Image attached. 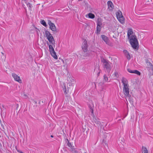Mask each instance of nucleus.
I'll return each mask as SVG.
<instances>
[{"label": "nucleus", "mask_w": 153, "mask_h": 153, "mask_svg": "<svg viewBox=\"0 0 153 153\" xmlns=\"http://www.w3.org/2000/svg\"><path fill=\"white\" fill-rule=\"evenodd\" d=\"M48 24L50 26V29L53 31H56V29L55 25L52 23L50 20H48Z\"/></svg>", "instance_id": "1a4fd4ad"}, {"label": "nucleus", "mask_w": 153, "mask_h": 153, "mask_svg": "<svg viewBox=\"0 0 153 153\" xmlns=\"http://www.w3.org/2000/svg\"><path fill=\"white\" fill-rule=\"evenodd\" d=\"M103 81L105 82H109L108 77H107L106 74H104L103 76Z\"/></svg>", "instance_id": "b1692460"}, {"label": "nucleus", "mask_w": 153, "mask_h": 153, "mask_svg": "<svg viewBox=\"0 0 153 153\" xmlns=\"http://www.w3.org/2000/svg\"><path fill=\"white\" fill-rule=\"evenodd\" d=\"M40 23L43 26H44L45 27H46L47 26V25L46 24V22L44 20H42L41 21Z\"/></svg>", "instance_id": "cd10ccee"}, {"label": "nucleus", "mask_w": 153, "mask_h": 153, "mask_svg": "<svg viewBox=\"0 0 153 153\" xmlns=\"http://www.w3.org/2000/svg\"><path fill=\"white\" fill-rule=\"evenodd\" d=\"M82 50L83 52H86L88 51V45L86 40L85 39L83 42L82 46Z\"/></svg>", "instance_id": "6e6552de"}, {"label": "nucleus", "mask_w": 153, "mask_h": 153, "mask_svg": "<svg viewBox=\"0 0 153 153\" xmlns=\"http://www.w3.org/2000/svg\"><path fill=\"white\" fill-rule=\"evenodd\" d=\"M122 81L123 85V87L128 86V82L126 78H123Z\"/></svg>", "instance_id": "a211bd4d"}, {"label": "nucleus", "mask_w": 153, "mask_h": 153, "mask_svg": "<svg viewBox=\"0 0 153 153\" xmlns=\"http://www.w3.org/2000/svg\"><path fill=\"white\" fill-rule=\"evenodd\" d=\"M132 30L131 28L128 29L127 32V36L130 39V42L132 47L134 49H138L139 48V45L137 40L135 36L132 35L130 36V35L132 34Z\"/></svg>", "instance_id": "f257e3e1"}, {"label": "nucleus", "mask_w": 153, "mask_h": 153, "mask_svg": "<svg viewBox=\"0 0 153 153\" xmlns=\"http://www.w3.org/2000/svg\"><path fill=\"white\" fill-rule=\"evenodd\" d=\"M78 0L79 1H82V0Z\"/></svg>", "instance_id": "c03bdc74"}, {"label": "nucleus", "mask_w": 153, "mask_h": 153, "mask_svg": "<svg viewBox=\"0 0 153 153\" xmlns=\"http://www.w3.org/2000/svg\"><path fill=\"white\" fill-rule=\"evenodd\" d=\"M86 17H88L90 19H93L95 17V15L93 13H90L85 15Z\"/></svg>", "instance_id": "412c9836"}, {"label": "nucleus", "mask_w": 153, "mask_h": 153, "mask_svg": "<svg viewBox=\"0 0 153 153\" xmlns=\"http://www.w3.org/2000/svg\"><path fill=\"white\" fill-rule=\"evenodd\" d=\"M23 96L25 97V98L26 99L27 97V95L25 94H24L23 95Z\"/></svg>", "instance_id": "c9c22d12"}, {"label": "nucleus", "mask_w": 153, "mask_h": 153, "mask_svg": "<svg viewBox=\"0 0 153 153\" xmlns=\"http://www.w3.org/2000/svg\"><path fill=\"white\" fill-rule=\"evenodd\" d=\"M108 8L109 10H112L114 8V5L111 1H108L107 2Z\"/></svg>", "instance_id": "f3484780"}, {"label": "nucleus", "mask_w": 153, "mask_h": 153, "mask_svg": "<svg viewBox=\"0 0 153 153\" xmlns=\"http://www.w3.org/2000/svg\"><path fill=\"white\" fill-rule=\"evenodd\" d=\"M114 75L116 77H118L119 76V74L117 72H115L114 73Z\"/></svg>", "instance_id": "473e14b6"}, {"label": "nucleus", "mask_w": 153, "mask_h": 153, "mask_svg": "<svg viewBox=\"0 0 153 153\" xmlns=\"http://www.w3.org/2000/svg\"><path fill=\"white\" fill-rule=\"evenodd\" d=\"M89 107L90 109V111L91 112V114L93 115L94 110H93V108L90 106H89Z\"/></svg>", "instance_id": "c756f323"}, {"label": "nucleus", "mask_w": 153, "mask_h": 153, "mask_svg": "<svg viewBox=\"0 0 153 153\" xmlns=\"http://www.w3.org/2000/svg\"><path fill=\"white\" fill-rule=\"evenodd\" d=\"M123 93L125 96L126 100L127 99L129 101L131 100V96L129 94V91L128 86L123 87Z\"/></svg>", "instance_id": "39448f33"}, {"label": "nucleus", "mask_w": 153, "mask_h": 153, "mask_svg": "<svg viewBox=\"0 0 153 153\" xmlns=\"http://www.w3.org/2000/svg\"><path fill=\"white\" fill-rule=\"evenodd\" d=\"M26 4L27 7H29L28 9H30L32 7V4L29 2L26 3Z\"/></svg>", "instance_id": "7c9ffc66"}, {"label": "nucleus", "mask_w": 153, "mask_h": 153, "mask_svg": "<svg viewBox=\"0 0 153 153\" xmlns=\"http://www.w3.org/2000/svg\"><path fill=\"white\" fill-rule=\"evenodd\" d=\"M102 25V21L101 19L98 18L97 19V25L101 26Z\"/></svg>", "instance_id": "5701e85b"}, {"label": "nucleus", "mask_w": 153, "mask_h": 153, "mask_svg": "<svg viewBox=\"0 0 153 153\" xmlns=\"http://www.w3.org/2000/svg\"><path fill=\"white\" fill-rule=\"evenodd\" d=\"M12 75L15 81H17L19 83H22V80L20 79V77L18 76L17 74L14 73H13Z\"/></svg>", "instance_id": "9d476101"}, {"label": "nucleus", "mask_w": 153, "mask_h": 153, "mask_svg": "<svg viewBox=\"0 0 153 153\" xmlns=\"http://www.w3.org/2000/svg\"><path fill=\"white\" fill-rule=\"evenodd\" d=\"M123 52L127 59H130V56L128 51L126 50H124Z\"/></svg>", "instance_id": "6ab92c4d"}, {"label": "nucleus", "mask_w": 153, "mask_h": 153, "mask_svg": "<svg viewBox=\"0 0 153 153\" xmlns=\"http://www.w3.org/2000/svg\"><path fill=\"white\" fill-rule=\"evenodd\" d=\"M50 52L51 55L54 59H57V56L56 55V52L54 50L51 51Z\"/></svg>", "instance_id": "aec40b11"}, {"label": "nucleus", "mask_w": 153, "mask_h": 153, "mask_svg": "<svg viewBox=\"0 0 153 153\" xmlns=\"http://www.w3.org/2000/svg\"><path fill=\"white\" fill-rule=\"evenodd\" d=\"M68 146L70 148H69V150L70 151H71L73 153H78L74 149V147L72 146L71 143H69L68 142V143L67 144Z\"/></svg>", "instance_id": "ddd939ff"}, {"label": "nucleus", "mask_w": 153, "mask_h": 153, "mask_svg": "<svg viewBox=\"0 0 153 153\" xmlns=\"http://www.w3.org/2000/svg\"><path fill=\"white\" fill-rule=\"evenodd\" d=\"M135 11H135V13L138 15H140V13L139 12V11H140V10H135Z\"/></svg>", "instance_id": "f704fd0d"}, {"label": "nucleus", "mask_w": 153, "mask_h": 153, "mask_svg": "<svg viewBox=\"0 0 153 153\" xmlns=\"http://www.w3.org/2000/svg\"><path fill=\"white\" fill-rule=\"evenodd\" d=\"M75 81L71 77H69L67 78V85L66 86L65 83H64L62 85V90L65 95H67L69 90H72L74 85Z\"/></svg>", "instance_id": "f03ea898"}, {"label": "nucleus", "mask_w": 153, "mask_h": 153, "mask_svg": "<svg viewBox=\"0 0 153 153\" xmlns=\"http://www.w3.org/2000/svg\"><path fill=\"white\" fill-rule=\"evenodd\" d=\"M1 137V136H0V137Z\"/></svg>", "instance_id": "a18cd8bd"}, {"label": "nucleus", "mask_w": 153, "mask_h": 153, "mask_svg": "<svg viewBox=\"0 0 153 153\" xmlns=\"http://www.w3.org/2000/svg\"><path fill=\"white\" fill-rule=\"evenodd\" d=\"M34 102H35V103L36 104L37 103V102L35 101H34Z\"/></svg>", "instance_id": "79ce46f5"}, {"label": "nucleus", "mask_w": 153, "mask_h": 153, "mask_svg": "<svg viewBox=\"0 0 153 153\" xmlns=\"http://www.w3.org/2000/svg\"><path fill=\"white\" fill-rule=\"evenodd\" d=\"M82 55L85 57L88 56H89L90 54L89 53L86 52H84L82 53Z\"/></svg>", "instance_id": "a878e982"}, {"label": "nucleus", "mask_w": 153, "mask_h": 153, "mask_svg": "<svg viewBox=\"0 0 153 153\" xmlns=\"http://www.w3.org/2000/svg\"><path fill=\"white\" fill-rule=\"evenodd\" d=\"M85 4L83 5V7L85 9H92L91 5L87 2H84Z\"/></svg>", "instance_id": "dca6fc26"}, {"label": "nucleus", "mask_w": 153, "mask_h": 153, "mask_svg": "<svg viewBox=\"0 0 153 153\" xmlns=\"http://www.w3.org/2000/svg\"><path fill=\"white\" fill-rule=\"evenodd\" d=\"M17 151L18 152L20 153H23L22 151H19V150H17Z\"/></svg>", "instance_id": "4c0bfd02"}, {"label": "nucleus", "mask_w": 153, "mask_h": 153, "mask_svg": "<svg viewBox=\"0 0 153 153\" xmlns=\"http://www.w3.org/2000/svg\"><path fill=\"white\" fill-rule=\"evenodd\" d=\"M94 72L96 74L97 76H98L100 75V74L101 72V71L100 69V66L99 65H98L97 66L95 67L94 69Z\"/></svg>", "instance_id": "9b49d317"}, {"label": "nucleus", "mask_w": 153, "mask_h": 153, "mask_svg": "<svg viewBox=\"0 0 153 153\" xmlns=\"http://www.w3.org/2000/svg\"><path fill=\"white\" fill-rule=\"evenodd\" d=\"M51 137H53V135H51Z\"/></svg>", "instance_id": "37998d69"}, {"label": "nucleus", "mask_w": 153, "mask_h": 153, "mask_svg": "<svg viewBox=\"0 0 153 153\" xmlns=\"http://www.w3.org/2000/svg\"><path fill=\"white\" fill-rule=\"evenodd\" d=\"M142 153H149L147 148L145 146H142Z\"/></svg>", "instance_id": "4be33fe9"}, {"label": "nucleus", "mask_w": 153, "mask_h": 153, "mask_svg": "<svg viewBox=\"0 0 153 153\" xmlns=\"http://www.w3.org/2000/svg\"><path fill=\"white\" fill-rule=\"evenodd\" d=\"M93 122L95 123L98 126H101L102 125L101 123L99 121V119L97 118H96L94 116L93 117Z\"/></svg>", "instance_id": "f8f14e48"}, {"label": "nucleus", "mask_w": 153, "mask_h": 153, "mask_svg": "<svg viewBox=\"0 0 153 153\" xmlns=\"http://www.w3.org/2000/svg\"><path fill=\"white\" fill-rule=\"evenodd\" d=\"M101 28V26L97 25V34H99Z\"/></svg>", "instance_id": "393cba45"}, {"label": "nucleus", "mask_w": 153, "mask_h": 153, "mask_svg": "<svg viewBox=\"0 0 153 153\" xmlns=\"http://www.w3.org/2000/svg\"><path fill=\"white\" fill-rule=\"evenodd\" d=\"M49 49L50 51L51 52L52 51H54V49L53 48V46L51 45H49Z\"/></svg>", "instance_id": "c85d7f7f"}, {"label": "nucleus", "mask_w": 153, "mask_h": 153, "mask_svg": "<svg viewBox=\"0 0 153 153\" xmlns=\"http://www.w3.org/2000/svg\"><path fill=\"white\" fill-rule=\"evenodd\" d=\"M45 33L47 39L50 43L52 45H55V42L52 34L48 30L45 31Z\"/></svg>", "instance_id": "20e7f679"}, {"label": "nucleus", "mask_w": 153, "mask_h": 153, "mask_svg": "<svg viewBox=\"0 0 153 153\" xmlns=\"http://www.w3.org/2000/svg\"><path fill=\"white\" fill-rule=\"evenodd\" d=\"M101 61L103 63L104 68L105 69L106 71L109 73L111 70V63L108 61L107 60L103 58L102 59Z\"/></svg>", "instance_id": "7ed1b4c3"}, {"label": "nucleus", "mask_w": 153, "mask_h": 153, "mask_svg": "<svg viewBox=\"0 0 153 153\" xmlns=\"http://www.w3.org/2000/svg\"><path fill=\"white\" fill-rule=\"evenodd\" d=\"M19 107V105L18 104H17L16 105V110H18V108Z\"/></svg>", "instance_id": "e433bc0d"}, {"label": "nucleus", "mask_w": 153, "mask_h": 153, "mask_svg": "<svg viewBox=\"0 0 153 153\" xmlns=\"http://www.w3.org/2000/svg\"><path fill=\"white\" fill-rule=\"evenodd\" d=\"M104 84V82H101L98 83V85L100 87H101Z\"/></svg>", "instance_id": "2f4dec72"}, {"label": "nucleus", "mask_w": 153, "mask_h": 153, "mask_svg": "<svg viewBox=\"0 0 153 153\" xmlns=\"http://www.w3.org/2000/svg\"><path fill=\"white\" fill-rule=\"evenodd\" d=\"M61 69L62 71L64 73H66L67 72V63L66 62L61 67Z\"/></svg>", "instance_id": "2eb2a0df"}, {"label": "nucleus", "mask_w": 153, "mask_h": 153, "mask_svg": "<svg viewBox=\"0 0 153 153\" xmlns=\"http://www.w3.org/2000/svg\"><path fill=\"white\" fill-rule=\"evenodd\" d=\"M133 73L136 74L138 75H140L141 74L139 71L137 70H134Z\"/></svg>", "instance_id": "bb28decb"}, {"label": "nucleus", "mask_w": 153, "mask_h": 153, "mask_svg": "<svg viewBox=\"0 0 153 153\" xmlns=\"http://www.w3.org/2000/svg\"><path fill=\"white\" fill-rule=\"evenodd\" d=\"M116 15L117 18L120 23L124 24L125 23V20L122 12L120 10H119L116 12Z\"/></svg>", "instance_id": "423d86ee"}, {"label": "nucleus", "mask_w": 153, "mask_h": 153, "mask_svg": "<svg viewBox=\"0 0 153 153\" xmlns=\"http://www.w3.org/2000/svg\"><path fill=\"white\" fill-rule=\"evenodd\" d=\"M127 71L131 73H133V70H132L130 69H128Z\"/></svg>", "instance_id": "72a5a7b5"}, {"label": "nucleus", "mask_w": 153, "mask_h": 153, "mask_svg": "<svg viewBox=\"0 0 153 153\" xmlns=\"http://www.w3.org/2000/svg\"><path fill=\"white\" fill-rule=\"evenodd\" d=\"M62 62H63V63H64V61L62 59Z\"/></svg>", "instance_id": "a19ab883"}, {"label": "nucleus", "mask_w": 153, "mask_h": 153, "mask_svg": "<svg viewBox=\"0 0 153 153\" xmlns=\"http://www.w3.org/2000/svg\"><path fill=\"white\" fill-rule=\"evenodd\" d=\"M119 141H120V140L122 141V140H123V138H122V137H120V138H119Z\"/></svg>", "instance_id": "58836bf2"}, {"label": "nucleus", "mask_w": 153, "mask_h": 153, "mask_svg": "<svg viewBox=\"0 0 153 153\" xmlns=\"http://www.w3.org/2000/svg\"><path fill=\"white\" fill-rule=\"evenodd\" d=\"M1 147H2V145L1 144V143H0V148Z\"/></svg>", "instance_id": "ea45409f"}, {"label": "nucleus", "mask_w": 153, "mask_h": 153, "mask_svg": "<svg viewBox=\"0 0 153 153\" xmlns=\"http://www.w3.org/2000/svg\"><path fill=\"white\" fill-rule=\"evenodd\" d=\"M146 63L147 65L146 68H148V70L149 72V75L150 76H151L153 75V66L152 64L148 60L146 61Z\"/></svg>", "instance_id": "0eeeda50"}, {"label": "nucleus", "mask_w": 153, "mask_h": 153, "mask_svg": "<svg viewBox=\"0 0 153 153\" xmlns=\"http://www.w3.org/2000/svg\"><path fill=\"white\" fill-rule=\"evenodd\" d=\"M102 39L106 43V44H108L109 40L108 38L105 36L102 35H101Z\"/></svg>", "instance_id": "4468645a"}]
</instances>
